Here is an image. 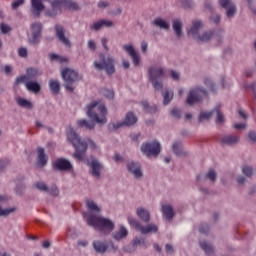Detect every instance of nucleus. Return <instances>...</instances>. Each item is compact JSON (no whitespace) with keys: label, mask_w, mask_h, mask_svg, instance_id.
<instances>
[{"label":"nucleus","mask_w":256,"mask_h":256,"mask_svg":"<svg viewBox=\"0 0 256 256\" xmlns=\"http://www.w3.org/2000/svg\"><path fill=\"white\" fill-rule=\"evenodd\" d=\"M42 29L43 26L40 22H36L31 25L32 37L29 41L32 45H37L39 43V40L41 39Z\"/></svg>","instance_id":"ddd939ff"},{"label":"nucleus","mask_w":256,"mask_h":256,"mask_svg":"<svg viewBox=\"0 0 256 256\" xmlns=\"http://www.w3.org/2000/svg\"><path fill=\"white\" fill-rule=\"evenodd\" d=\"M86 115L100 125L107 123V108H105V105L97 103V101L87 106Z\"/></svg>","instance_id":"f03ea898"},{"label":"nucleus","mask_w":256,"mask_h":256,"mask_svg":"<svg viewBox=\"0 0 256 256\" xmlns=\"http://www.w3.org/2000/svg\"><path fill=\"white\" fill-rule=\"evenodd\" d=\"M90 167H91V173L94 177H100L101 173L99 171H101V164L99 163V161L97 160H92V163H89Z\"/></svg>","instance_id":"a878e982"},{"label":"nucleus","mask_w":256,"mask_h":256,"mask_svg":"<svg viewBox=\"0 0 256 256\" xmlns=\"http://www.w3.org/2000/svg\"><path fill=\"white\" fill-rule=\"evenodd\" d=\"M86 205L88 207V210L92 211L93 213H99L101 210L99 209V206L96 205L93 200H87Z\"/></svg>","instance_id":"4c0bfd02"},{"label":"nucleus","mask_w":256,"mask_h":256,"mask_svg":"<svg viewBox=\"0 0 256 256\" xmlns=\"http://www.w3.org/2000/svg\"><path fill=\"white\" fill-rule=\"evenodd\" d=\"M141 151L145 153L147 157H157V155L161 153V144L157 141L142 144Z\"/></svg>","instance_id":"9d476101"},{"label":"nucleus","mask_w":256,"mask_h":256,"mask_svg":"<svg viewBox=\"0 0 256 256\" xmlns=\"http://www.w3.org/2000/svg\"><path fill=\"white\" fill-rule=\"evenodd\" d=\"M24 83L26 85V89L28 91H32V93H39L41 91V85L37 82L27 80Z\"/></svg>","instance_id":"cd10ccee"},{"label":"nucleus","mask_w":256,"mask_h":256,"mask_svg":"<svg viewBox=\"0 0 256 256\" xmlns=\"http://www.w3.org/2000/svg\"><path fill=\"white\" fill-rule=\"evenodd\" d=\"M141 243H143L142 239H134L133 243L130 245V247H133V249H135L137 247V245H141Z\"/></svg>","instance_id":"bf43d9fd"},{"label":"nucleus","mask_w":256,"mask_h":256,"mask_svg":"<svg viewBox=\"0 0 256 256\" xmlns=\"http://www.w3.org/2000/svg\"><path fill=\"white\" fill-rule=\"evenodd\" d=\"M207 179H210V181H215V179H217V173L215 172V170H209V172L206 175Z\"/></svg>","instance_id":"8fccbe9b"},{"label":"nucleus","mask_w":256,"mask_h":256,"mask_svg":"<svg viewBox=\"0 0 256 256\" xmlns=\"http://www.w3.org/2000/svg\"><path fill=\"white\" fill-rule=\"evenodd\" d=\"M61 76L66 83L67 91L73 93V91H75V88H73L72 85L73 83H75V81H79V74L77 73V71L70 68H65L61 71Z\"/></svg>","instance_id":"423d86ee"},{"label":"nucleus","mask_w":256,"mask_h":256,"mask_svg":"<svg viewBox=\"0 0 256 256\" xmlns=\"http://www.w3.org/2000/svg\"><path fill=\"white\" fill-rule=\"evenodd\" d=\"M49 87L53 95H59V91H61V85L59 84V81L51 79L49 81Z\"/></svg>","instance_id":"c756f323"},{"label":"nucleus","mask_w":256,"mask_h":256,"mask_svg":"<svg viewBox=\"0 0 256 256\" xmlns=\"http://www.w3.org/2000/svg\"><path fill=\"white\" fill-rule=\"evenodd\" d=\"M165 249L166 253H169L170 255L173 253V246L171 244H166Z\"/></svg>","instance_id":"69168bd1"},{"label":"nucleus","mask_w":256,"mask_h":256,"mask_svg":"<svg viewBox=\"0 0 256 256\" xmlns=\"http://www.w3.org/2000/svg\"><path fill=\"white\" fill-rule=\"evenodd\" d=\"M87 224L98 231H106L107 233H111V231L115 228L113 221L95 215L88 216Z\"/></svg>","instance_id":"20e7f679"},{"label":"nucleus","mask_w":256,"mask_h":256,"mask_svg":"<svg viewBox=\"0 0 256 256\" xmlns=\"http://www.w3.org/2000/svg\"><path fill=\"white\" fill-rule=\"evenodd\" d=\"M114 239L119 241V239H123L124 237H127V229L125 227L121 226L119 232H115L113 234Z\"/></svg>","instance_id":"c9c22d12"},{"label":"nucleus","mask_w":256,"mask_h":256,"mask_svg":"<svg viewBox=\"0 0 256 256\" xmlns=\"http://www.w3.org/2000/svg\"><path fill=\"white\" fill-rule=\"evenodd\" d=\"M17 104L19 107H24V109H31L33 107V104H31V102L25 98H18Z\"/></svg>","instance_id":"72a5a7b5"},{"label":"nucleus","mask_w":256,"mask_h":256,"mask_svg":"<svg viewBox=\"0 0 256 256\" xmlns=\"http://www.w3.org/2000/svg\"><path fill=\"white\" fill-rule=\"evenodd\" d=\"M100 93L103 97H106V99H113V97H115V92H113V90L102 89Z\"/></svg>","instance_id":"79ce46f5"},{"label":"nucleus","mask_w":256,"mask_h":256,"mask_svg":"<svg viewBox=\"0 0 256 256\" xmlns=\"http://www.w3.org/2000/svg\"><path fill=\"white\" fill-rule=\"evenodd\" d=\"M221 143L223 145H236V143H239V136H233V135L223 136L221 139Z\"/></svg>","instance_id":"393cba45"},{"label":"nucleus","mask_w":256,"mask_h":256,"mask_svg":"<svg viewBox=\"0 0 256 256\" xmlns=\"http://www.w3.org/2000/svg\"><path fill=\"white\" fill-rule=\"evenodd\" d=\"M215 111L217 113L216 123H223V121H225V116L223 115V112H220L219 108H215L214 112Z\"/></svg>","instance_id":"a18cd8bd"},{"label":"nucleus","mask_w":256,"mask_h":256,"mask_svg":"<svg viewBox=\"0 0 256 256\" xmlns=\"http://www.w3.org/2000/svg\"><path fill=\"white\" fill-rule=\"evenodd\" d=\"M77 125L78 127H85V129H89V130L95 129V122L87 121L85 119L78 120Z\"/></svg>","instance_id":"2f4dec72"},{"label":"nucleus","mask_w":256,"mask_h":256,"mask_svg":"<svg viewBox=\"0 0 256 256\" xmlns=\"http://www.w3.org/2000/svg\"><path fill=\"white\" fill-rule=\"evenodd\" d=\"M113 22L110 20H100L98 22H95L92 26L91 29L94 31H99V29H103V27H113Z\"/></svg>","instance_id":"b1692460"},{"label":"nucleus","mask_w":256,"mask_h":256,"mask_svg":"<svg viewBox=\"0 0 256 256\" xmlns=\"http://www.w3.org/2000/svg\"><path fill=\"white\" fill-rule=\"evenodd\" d=\"M171 116L174 117V119H180L181 118V110L175 109V108L172 109Z\"/></svg>","instance_id":"603ef678"},{"label":"nucleus","mask_w":256,"mask_h":256,"mask_svg":"<svg viewBox=\"0 0 256 256\" xmlns=\"http://www.w3.org/2000/svg\"><path fill=\"white\" fill-rule=\"evenodd\" d=\"M137 123V116L132 112H128L123 122L109 123L108 129L109 131H117V129H121V127H131V125H135Z\"/></svg>","instance_id":"6e6552de"},{"label":"nucleus","mask_w":256,"mask_h":256,"mask_svg":"<svg viewBox=\"0 0 256 256\" xmlns=\"http://www.w3.org/2000/svg\"><path fill=\"white\" fill-rule=\"evenodd\" d=\"M141 105L146 113H157V106L149 107V102L142 101Z\"/></svg>","instance_id":"e433bc0d"},{"label":"nucleus","mask_w":256,"mask_h":256,"mask_svg":"<svg viewBox=\"0 0 256 256\" xmlns=\"http://www.w3.org/2000/svg\"><path fill=\"white\" fill-rule=\"evenodd\" d=\"M147 47H148V44L146 41H142L141 42V51L142 53H146L147 52Z\"/></svg>","instance_id":"052dcab7"},{"label":"nucleus","mask_w":256,"mask_h":256,"mask_svg":"<svg viewBox=\"0 0 256 256\" xmlns=\"http://www.w3.org/2000/svg\"><path fill=\"white\" fill-rule=\"evenodd\" d=\"M211 39H213L212 31L205 32L204 34H202V36L198 37V40L202 41L203 43H207V41H211Z\"/></svg>","instance_id":"58836bf2"},{"label":"nucleus","mask_w":256,"mask_h":256,"mask_svg":"<svg viewBox=\"0 0 256 256\" xmlns=\"http://www.w3.org/2000/svg\"><path fill=\"white\" fill-rule=\"evenodd\" d=\"M23 3H25V0H15L12 2V9H19Z\"/></svg>","instance_id":"5fc2aeb1"},{"label":"nucleus","mask_w":256,"mask_h":256,"mask_svg":"<svg viewBox=\"0 0 256 256\" xmlns=\"http://www.w3.org/2000/svg\"><path fill=\"white\" fill-rule=\"evenodd\" d=\"M219 4L223 9H227L226 15L229 19L237 13V6L231 0H219Z\"/></svg>","instance_id":"4468645a"},{"label":"nucleus","mask_w":256,"mask_h":256,"mask_svg":"<svg viewBox=\"0 0 256 256\" xmlns=\"http://www.w3.org/2000/svg\"><path fill=\"white\" fill-rule=\"evenodd\" d=\"M163 99L164 105H169V103H171V100L173 99V91H166L163 94Z\"/></svg>","instance_id":"a19ab883"},{"label":"nucleus","mask_w":256,"mask_h":256,"mask_svg":"<svg viewBox=\"0 0 256 256\" xmlns=\"http://www.w3.org/2000/svg\"><path fill=\"white\" fill-rule=\"evenodd\" d=\"M128 223L131 225V227L136 229V231H140L142 235H148V233H157V231H159V228H157L156 225L149 224L147 226H143L141 223H139V221L131 217L128 218Z\"/></svg>","instance_id":"1a4fd4ad"},{"label":"nucleus","mask_w":256,"mask_h":256,"mask_svg":"<svg viewBox=\"0 0 256 256\" xmlns=\"http://www.w3.org/2000/svg\"><path fill=\"white\" fill-rule=\"evenodd\" d=\"M173 29L177 37H181L183 35V23L180 20H173Z\"/></svg>","instance_id":"7c9ffc66"},{"label":"nucleus","mask_w":256,"mask_h":256,"mask_svg":"<svg viewBox=\"0 0 256 256\" xmlns=\"http://www.w3.org/2000/svg\"><path fill=\"white\" fill-rule=\"evenodd\" d=\"M154 25H156V27H160V29H169V23H167V21L161 19V18H156L154 20Z\"/></svg>","instance_id":"f704fd0d"},{"label":"nucleus","mask_w":256,"mask_h":256,"mask_svg":"<svg viewBox=\"0 0 256 256\" xmlns=\"http://www.w3.org/2000/svg\"><path fill=\"white\" fill-rule=\"evenodd\" d=\"M92 247L96 253L103 255V253H105L109 249V244L101 240H95L92 243Z\"/></svg>","instance_id":"412c9836"},{"label":"nucleus","mask_w":256,"mask_h":256,"mask_svg":"<svg viewBox=\"0 0 256 256\" xmlns=\"http://www.w3.org/2000/svg\"><path fill=\"white\" fill-rule=\"evenodd\" d=\"M40 75H43V72L41 70L37 68H28L26 70V75H22L16 78L15 85H19L27 81H32V79L40 77Z\"/></svg>","instance_id":"f8f14e48"},{"label":"nucleus","mask_w":256,"mask_h":256,"mask_svg":"<svg viewBox=\"0 0 256 256\" xmlns=\"http://www.w3.org/2000/svg\"><path fill=\"white\" fill-rule=\"evenodd\" d=\"M148 76L152 83V86L156 91H159V89H163V77H165V72L163 71V68L159 66H152L148 70Z\"/></svg>","instance_id":"39448f33"},{"label":"nucleus","mask_w":256,"mask_h":256,"mask_svg":"<svg viewBox=\"0 0 256 256\" xmlns=\"http://www.w3.org/2000/svg\"><path fill=\"white\" fill-rule=\"evenodd\" d=\"M51 10H46V17H56L63 11V9H69V11H79V4L71 0H53L51 1Z\"/></svg>","instance_id":"7ed1b4c3"},{"label":"nucleus","mask_w":256,"mask_h":256,"mask_svg":"<svg viewBox=\"0 0 256 256\" xmlns=\"http://www.w3.org/2000/svg\"><path fill=\"white\" fill-rule=\"evenodd\" d=\"M214 110L211 112H201L199 115V121H203L205 119H211L213 117Z\"/></svg>","instance_id":"c03bdc74"},{"label":"nucleus","mask_w":256,"mask_h":256,"mask_svg":"<svg viewBox=\"0 0 256 256\" xmlns=\"http://www.w3.org/2000/svg\"><path fill=\"white\" fill-rule=\"evenodd\" d=\"M199 232L207 235L209 233V226L207 224H201Z\"/></svg>","instance_id":"864d4df0"},{"label":"nucleus","mask_w":256,"mask_h":256,"mask_svg":"<svg viewBox=\"0 0 256 256\" xmlns=\"http://www.w3.org/2000/svg\"><path fill=\"white\" fill-rule=\"evenodd\" d=\"M102 47L105 49V51H109V46H107V38L101 39Z\"/></svg>","instance_id":"680f3d73"},{"label":"nucleus","mask_w":256,"mask_h":256,"mask_svg":"<svg viewBox=\"0 0 256 256\" xmlns=\"http://www.w3.org/2000/svg\"><path fill=\"white\" fill-rule=\"evenodd\" d=\"M43 0H31V13L33 17H40L41 12L45 11Z\"/></svg>","instance_id":"dca6fc26"},{"label":"nucleus","mask_w":256,"mask_h":256,"mask_svg":"<svg viewBox=\"0 0 256 256\" xmlns=\"http://www.w3.org/2000/svg\"><path fill=\"white\" fill-rule=\"evenodd\" d=\"M18 55L19 57H27V48H19L18 49Z\"/></svg>","instance_id":"4d7b16f0"},{"label":"nucleus","mask_w":256,"mask_h":256,"mask_svg":"<svg viewBox=\"0 0 256 256\" xmlns=\"http://www.w3.org/2000/svg\"><path fill=\"white\" fill-rule=\"evenodd\" d=\"M100 57L103 59V61L101 63L95 61V68L98 69V71H103L104 69L107 75H113V73H115V60L111 57L105 59L103 54H101Z\"/></svg>","instance_id":"0eeeda50"},{"label":"nucleus","mask_w":256,"mask_h":256,"mask_svg":"<svg viewBox=\"0 0 256 256\" xmlns=\"http://www.w3.org/2000/svg\"><path fill=\"white\" fill-rule=\"evenodd\" d=\"M162 213L168 221H171L173 219L175 213L173 212V207L171 205H163L162 206Z\"/></svg>","instance_id":"c85d7f7f"},{"label":"nucleus","mask_w":256,"mask_h":256,"mask_svg":"<svg viewBox=\"0 0 256 256\" xmlns=\"http://www.w3.org/2000/svg\"><path fill=\"white\" fill-rule=\"evenodd\" d=\"M204 83L212 93H215V84H213L210 79H205Z\"/></svg>","instance_id":"3c124183"},{"label":"nucleus","mask_w":256,"mask_h":256,"mask_svg":"<svg viewBox=\"0 0 256 256\" xmlns=\"http://www.w3.org/2000/svg\"><path fill=\"white\" fill-rule=\"evenodd\" d=\"M15 211V208L2 209L0 207V217H7V215H11Z\"/></svg>","instance_id":"49530a36"},{"label":"nucleus","mask_w":256,"mask_h":256,"mask_svg":"<svg viewBox=\"0 0 256 256\" xmlns=\"http://www.w3.org/2000/svg\"><path fill=\"white\" fill-rule=\"evenodd\" d=\"M38 165H40V167H45L47 165V155H45V149H43L42 147L38 148Z\"/></svg>","instance_id":"bb28decb"},{"label":"nucleus","mask_w":256,"mask_h":256,"mask_svg":"<svg viewBox=\"0 0 256 256\" xmlns=\"http://www.w3.org/2000/svg\"><path fill=\"white\" fill-rule=\"evenodd\" d=\"M234 127L236 129H245V127H247V124L245 123L235 124Z\"/></svg>","instance_id":"774afa93"},{"label":"nucleus","mask_w":256,"mask_h":256,"mask_svg":"<svg viewBox=\"0 0 256 256\" xmlns=\"http://www.w3.org/2000/svg\"><path fill=\"white\" fill-rule=\"evenodd\" d=\"M242 173H244L246 177H251V175H253V168L250 166H244L242 168Z\"/></svg>","instance_id":"de8ad7c7"},{"label":"nucleus","mask_w":256,"mask_h":256,"mask_svg":"<svg viewBox=\"0 0 256 256\" xmlns=\"http://www.w3.org/2000/svg\"><path fill=\"white\" fill-rule=\"evenodd\" d=\"M203 27V23L199 20L192 22L191 29H188V35H193L195 39H197V35H199V29Z\"/></svg>","instance_id":"5701e85b"},{"label":"nucleus","mask_w":256,"mask_h":256,"mask_svg":"<svg viewBox=\"0 0 256 256\" xmlns=\"http://www.w3.org/2000/svg\"><path fill=\"white\" fill-rule=\"evenodd\" d=\"M182 7H184V9H191L193 2L191 0H184L182 1Z\"/></svg>","instance_id":"6e6d98bb"},{"label":"nucleus","mask_w":256,"mask_h":256,"mask_svg":"<svg viewBox=\"0 0 256 256\" xmlns=\"http://www.w3.org/2000/svg\"><path fill=\"white\" fill-rule=\"evenodd\" d=\"M248 137L250 141L256 142V132H253V131L249 132Z\"/></svg>","instance_id":"e2e57ef3"},{"label":"nucleus","mask_w":256,"mask_h":256,"mask_svg":"<svg viewBox=\"0 0 256 256\" xmlns=\"http://www.w3.org/2000/svg\"><path fill=\"white\" fill-rule=\"evenodd\" d=\"M203 95L205 97L209 95L205 89H202V88L191 89L186 100L187 105H195V103H199V101L203 99Z\"/></svg>","instance_id":"9b49d317"},{"label":"nucleus","mask_w":256,"mask_h":256,"mask_svg":"<svg viewBox=\"0 0 256 256\" xmlns=\"http://www.w3.org/2000/svg\"><path fill=\"white\" fill-rule=\"evenodd\" d=\"M55 31H56V37L59 39V41L63 43V45H66L67 47H71V42L67 37H65V29L63 28V26L57 24L55 26Z\"/></svg>","instance_id":"a211bd4d"},{"label":"nucleus","mask_w":256,"mask_h":256,"mask_svg":"<svg viewBox=\"0 0 256 256\" xmlns=\"http://www.w3.org/2000/svg\"><path fill=\"white\" fill-rule=\"evenodd\" d=\"M54 169H57V171H69L71 169V162L59 158L54 162Z\"/></svg>","instance_id":"aec40b11"},{"label":"nucleus","mask_w":256,"mask_h":256,"mask_svg":"<svg viewBox=\"0 0 256 256\" xmlns=\"http://www.w3.org/2000/svg\"><path fill=\"white\" fill-rule=\"evenodd\" d=\"M67 138L72 143L76 152L74 153L75 159L78 161H83L85 159V152L87 151V147L91 149H96L97 145L91 139H88L86 142L81 141V137L76 134L75 130L71 126H69L66 130Z\"/></svg>","instance_id":"f257e3e1"},{"label":"nucleus","mask_w":256,"mask_h":256,"mask_svg":"<svg viewBox=\"0 0 256 256\" xmlns=\"http://www.w3.org/2000/svg\"><path fill=\"white\" fill-rule=\"evenodd\" d=\"M87 245H89V242L87 240L78 241V247H87Z\"/></svg>","instance_id":"0e129e2a"},{"label":"nucleus","mask_w":256,"mask_h":256,"mask_svg":"<svg viewBox=\"0 0 256 256\" xmlns=\"http://www.w3.org/2000/svg\"><path fill=\"white\" fill-rule=\"evenodd\" d=\"M0 30H1V33H3L5 35V34L9 33V31H11V26H9L5 23H1Z\"/></svg>","instance_id":"09e8293b"},{"label":"nucleus","mask_w":256,"mask_h":256,"mask_svg":"<svg viewBox=\"0 0 256 256\" xmlns=\"http://www.w3.org/2000/svg\"><path fill=\"white\" fill-rule=\"evenodd\" d=\"M136 215L137 217H139V219H141V221H143L144 223H149L150 219H151V214L149 213V211H147L145 208H137L136 210Z\"/></svg>","instance_id":"4be33fe9"},{"label":"nucleus","mask_w":256,"mask_h":256,"mask_svg":"<svg viewBox=\"0 0 256 256\" xmlns=\"http://www.w3.org/2000/svg\"><path fill=\"white\" fill-rule=\"evenodd\" d=\"M51 61H58L59 63H67V58L57 54H50Z\"/></svg>","instance_id":"37998d69"},{"label":"nucleus","mask_w":256,"mask_h":256,"mask_svg":"<svg viewBox=\"0 0 256 256\" xmlns=\"http://www.w3.org/2000/svg\"><path fill=\"white\" fill-rule=\"evenodd\" d=\"M36 189L38 191H43L44 193H49L50 195H53L54 197H57L59 195V189H57V186H52L51 188L47 187V184L44 182H36L35 184Z\"/></svg>","instance_id":"f3484780"},{"label":"nucleus","mask_w":256,"mask_h":256,"mask_svg":"<svg viewBox=\"0 0 256 256\" xmlns=\"http://www.w3.org/2000/svg\"><path fill=\"white\" fill-rule=\"evenodd\" d=\"M200 247L201 249H203V251H205L206 255H211L215 253V249L213 248V246H211V244L207 242H201Z\"/></svg>","instance_id":"473e14b6"},{"label":"nucleus","mask_w":256,"mask_h":256,"mask_svg":"<svg viewBox=\"0 0 256 256\" xmlns=\"http://www.w3.org/2000/svg\"><path fill=\"white\" fill-rule=\"evenodd\" d=\"M211 20L213 21V23H219V21H221V16L220 15L212 16Z\"/></svg>","instance_id":"338daca9"},{"label":"nucleus","mask_w":256,"mask_h":256,"mask_svg":"<svg viewBox=\"0 0 256 256\" xmlns=\"http://www.w3.org/2000/svg\"><path fill=\"white\" fill-rule=\"evenodd\" d=\"M122 49H124V51H126V53H128V55L131 57L134 67H138L141 58L139 57V54H137V51H135V48L133 47V45H123Z\"/></svg>","instance_id":"2eb2a0df"},{"label":"nucleus","mask_w":256,"mask_h":256,"mask_svg":"<svg viewBox=\"0 0 256 256\" xmlns=\"http://www.w3.org/2000/svg\"><path fill=\"white\" fill-rule=\"evenodd\" d=\"M172 149L177 157H181V155H183V150L181 149V142H175L172 146Z\"/></svg>","instance_id":"ea45409f"},{"label":"nucleus","mask_w":256,"mask_h":256,"mask_svg":"<svg viewBox=\"0 0 256 256\" xmlns=\"http://www.w3.org/2000/svg\"><path fill=\"white\" fill-rule=\"evenodd\" d=\"M127 169L136 179L143 177V172H141V165L135 162H129L127 164Z\"/></svg>","instance_id":"6ab92c4d"},{"label":"nucleus","mask_w":256,"mask_h":256,"mask_svg":"<svg viewBox=\"0 0 256 256\" xmlns=\"http://www.w3.org/2000/svg\"><path fill=\"white\" fill-rule=\"evenodd\" d=\"M88 48H90L91 51H95V49H97V44H95V41L89 40L88 41Z\"/></svg>","instance_id":"13d9d810"}]
</instances>
